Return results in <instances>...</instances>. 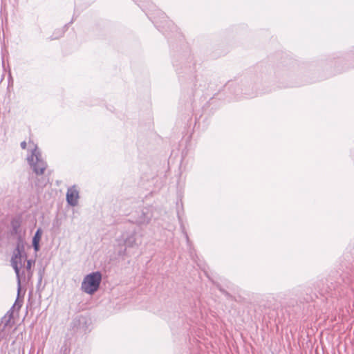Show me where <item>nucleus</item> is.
<instances>
[{"instance_id":"nucleus-8","label":"nucleus","mask_w":354,"mask_h":354,"mask_svg":"<svg viewBox=\"0 0 354 354\" xmlns=\"http://www.w3.org/2000/svg\"><path fill=\"white\" fill-rule=\"evenodd\" d=\"M12 233L18 234L20 233L21 221L19 218H14L11 221Z\"/></svg>"},{"instance_id":"nucleus-14","label":"nucleus","mask_w":354,"mask_h":354,"mask_svg":"<svg viewBox=\"0 0 354 354\" xmlns=\"http://www.w3.org/2000/svg\"><path fill=\"white\" fill-rule=\"evenodd\" d=\"M17 300L16 301V303L15 304H13L12 308H14L17 305Z\"/></svg>"},{"instance_id":"nucleus-4","label":"nucleus","mask_w":354,"mask_h":354,"mask_svg":"<svg viewBox=\"0 0 354 354\" xmlns=\"http://www.w3.org/2000/svg\"><path fill=\"white\" fill-rule=\"evenodd\" d=\"M119 245H125L126 248L119 251V256H124L127 254V248H138L140 243H137L136 231L124 232L120 237L116 239Z\"/></svg>"},{"instance_id":"nucleus-2","label":"nucleus","mask_w":354,"mask_h":354,"mask_svg":"<svg viewBox=\"0 0 354 354\" xmlns=\"http://www.w3.org/2000/svg\"><path fill=\"white\" fill-rule=\"evenodd\" d=\"M102 281V274L99 271L91 272L86 275L81 285L83 292L92 295L97 290Z\"/></svg>"},{"instance_id":"nucleus-13","label":"nucleus","mask_w":354,"mask_h":354,"mask_svg":"<svg viewBox=\"0 0 354 354\" xmlns=\"http://www.w3.org/2000/svg\"><path fill=\"white\" fill-rule=\"evenodd\" d=\"M218 287L221 292H222L223 294H225L226 295H229V294L226 291H225L223 289H222L220 286H218Z\"/></svg>"},{"instance_id":"nucleus-6","label":"nucleus","mask_w":354,"mask_h":354,"mask_svg":"<svg viewBox=\"0 0 354 354\" xmlns=\"http://www.w3.org/2000/svg\"><path fill=\"white\" fill-rule=\"evenodd\" d=\"M79 197V192L75 185H73L68 188L66 192V201L70 205L73 207L76 206L78 203Z\"/></svg>"},{"instance_id":"nucleus-9","label":"nucleus","mask_w":354,"mask_h":354,"mask_svg":"<svg viewBox=\"0 0 354 354\" xmlns=\"http://www.w3.org/2000/svg\"><path fill=\"white\" fill-rule=\"evenodd\" d=\"M26 270L28 271H30V268H31V266H32V263H35V261H32V260H28L26 261Z\"/></svg>"},{"instance_id":"nucleus-11","label":"nucleus","mask_w":354,"mask_h":354,"mask_svg":"<svg viewBox=\"0 0 354 354\" xmlns=\"http://www.w3.org/2000/svg\"><path fill=\"white\" fill-rule=\"evenodd\" d=\"M181 227H182V230H183V233L185 234V238H186V239H187V242H188V241H189L188 235H187V232H185V228H184V227H183V225H181Z\"/></svg>"},{"instance_id":"nucleus-7","label":"nucleus","mask_w":354,"mask_h":354,"mask_svg":"<svg viewBox=\"0 0 354 354\" xmlns=\"http://www.w3.org/2000/svg\"><path fill=\"white\" fill-rule=\"evenodd\" d=\"M42 233V230L41 228H38L32 237V247L36 252L40 249L39 241L41 240Z\"/></svg>"},{"instance_id":"nucleus-12","label":"nucleus","mask_w":354,"mask_h":354,"mask_svg":"<svg viewBox=\"0 0 354 354\" xmlns=\"http://www.w3.org/2000/svg\"><path fill=\"white\" fill-rule=\"evenodd\" d=\"M20 145L23 149H25L26 148V141L21 142Z\"/></svg>"},{"instance_id":"nucleus-5","label":"nucleus","mask_w":354,"mask_h":354,"mask_svg":"<svg viewBox=\"0 0 354 354\" xmlns=\"http://www.w3.org/2000/svg\"><path fill=\"white\" fill-rule=\"evenodd\" d=\"M152 218V214L147 207H142L132 214L131 223L138 225H147Z\"/></svg>"},{"instance_id":"nucleus-1","label":"nucleus","mask_w":354,"mask_h":354,"mask_svg":"<svg viewBox=\"0 0 354 354\" xmlns=\"http://www.w3.org/2000/svg\"><path fill=\"white\" fill-rule=\"evenodd\" d=\"M26 257L24 250V241L21 237H19L13 256L11 258V265L15 270L17 278L18 292L21 290V279L25 278L24 270L21 272L20 270L25 266Z\"/></svg>"},{"instance_id":"nucleus-10","label":"nucleus","mask_w":354,"mask_h":354,"mask_svg":"<svg viewBox=\"0 0 354 354\" xmlns=\"http://www.w3.org/2000/svg\"><path fill=\"white\" fill-rule=\"evenodd\" d=\"M43 272H44V270H39V280H38L39 285L41 284V283L42 278H43Z\"/></svg>"},{"instance_id":"nucleus-3","label":"nucleus","mask_w":354,"mask_h":354,"mask_svg":"<svg viewBox=\"0 0 354 354\" xmlns=\"http://www.w3.org/2000/svg\"><path fill=\"white\" fill-rule=\"evenodd\" d=\"M31 168L37 175H41L46 169L47 164L42 158L39 151L36 147L30 156L27 158Z\"/></svg>"}]
</instances>
